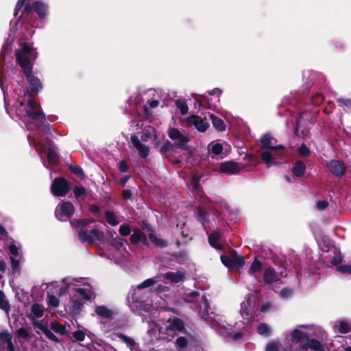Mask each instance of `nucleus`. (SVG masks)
Listing matches in <instances>:
<instances>
[{
	"instance_id": "1",
	"label": "nucleus",
	"mask_w": 351,
	"mask_h": 351,
	"mask_svg": "<svg viewBox=\"0 0 351 351\" xmlns=\"http://www.w3.org/2000/svg\"><path fill=\"white\" fill-rule=\"evenodd\" d=\"M34 13L37 14L40 20L46 19L49 14V5L40 1H35L31 3H27L25 5L21 16L20 19L24 23H28L32 26H34L36 23L37 19Z\"/></svg>"
},
{
	"instance_id": "2",
	"label": "nucleus",
	"mask_w": 351,
	"mask_h": 351,
	"mask_svg": "<svg viewBox=\"0 0 351 351\" xmlns=\"http://www.w3.org/2000/svg\"><path fill=\"white\" fill-rule=\"evenodd\" d=\"M94 219H74L71 221L73 227L79 229V239L82 243H93L95 241H103L104 239V232L98 229L94 228L88 231L85 228L91 223H94Z\"/></svg>"
},
{
	"instance_id": "3",
	"label": "nucleus",
	"mask_w": 351,
	"mask_h": 351,
	"mask_svg": "<svg viewBox=\"0 0 351 351\" xmlns=\"http://www.w3.org/2000/svg\"><path fill=\"white\" fill-rule=\"evenodd\" d=\"M16 60L17 64L22 69L32 67L31 59H36L37 52L34 51V49L27 43L21 44V49L16 51Z\"/></svg>"
},
{
	"instance_id": "4",
	"label": "nucleus",
	"mask_w": 351,
	"mask_h": 351,
	"mask_svg": "<svg viewBox=\"0 0 351 351\" xmlns=\"http://www.w3.org/2000/svg\"><path fill=\"white\" fill-rule=\"evenodd\" d=\"M23 72L29 84L26 88V93L28 97H36L43 88L42 82L38 77L32 74V67L25 68L23 69Z\"/></svg>"
},
{
	"instance_id": "5",
	"label": "nucleus",
	"mask_w": 351,
	"mask_h": 351,
	"mask_svg": "<svg viewBox=\"0 0 351 351\" xmlns=\"http://www.w3.org/2000/svg\"><path fill=\"white\" fill-rule=\"evenodd\" d=\"M168 136L174 142V146L176 149L184 151H189V147L188 143L190 138L188 136L182 134L180 131L175 128H171L168 131Z\"/></svg>"
},
{
	"instance_id": "6",
	"label": "nucleus",
	"mask_w": 351,
	"mask_h": 351,
	"mask_svg": "<svg viewBox=\"0 0 351 351\" xmlns=\"http://www.w3.org/2000/svg\"><path fill=\"white\" fill-rule=\"evenodd\" d=\"M71 183L63 177L56 178L51 186V193L56 197H64L70 191Z\"/></svg>"
},
{
	"instance_id": "7",
	"label": "nucleus",
	"mask_w": 351,
	"mask_h": 351,
	"mask_svg": "<svg viewBox=\"0 0 351 351\" xmlns=\"http://www.w3.org/2000/svg\"><path fill=\"white\" fill-rule=\"evenodd\" d=\"M74 212L73 204L71 202L66 201L58 205L55 210V216L59 221H65L71 218Z\"/></svg>"
},
{
	"instance_id": "8",
	"label": "nucleus",
	"mask_w": 351,
	"mask_h": 351,
	"mask_svg": "<svg viewBox=\"0 0 351 351\" xmlns=\"http://www.w3.org/2000/svg\"><path fill=\"white\" fill-rule=\"evenodd\" d=\"M167 322L169 325L167 327V334L169 335L171 332H173V338L180 333L189 335L186 328V323L180 317H174L169 319Z\"/></svg>"
},
{
	"instance_id": "9",
	"label": "nucleus",
	"mask_w": 351,
	"mask_h": 351,
	"mask_svg": "<svg viewBox=\"0 0 351 351\" xmlns=\"http://www.w3.org/2000/svg\"><path fill=\"white\" fill-rule=\"evenodd\" d=\"M326 167L329 171L337 178H341L347 170L346 164L340 160L332 159L327 162Z\"/></svg>"
},
{
	"instance_id": "10",
	"label": "nucleus",
	"mask_w": 351,
	"mask_h": 351,
	"mask_svg": "<svg viewBox=\"0 0 351 351\" xmlns=\"http://www.w3.org/2000/svg\"><path fill=\"white\" fill-rule=\"evenodd\" d=\"M186 123L189 125H193L200 132H204L208 129L209 124L199 115L193 114L186 118Z\"/></svg>"
},
{
	"instance_id": "11",
	"label": "nucleus",
	"mask_w": 351,
	"mask_h": 351,
	"mask_svg": "<svg viewBox=\"0 0 351 351\" xmlns=\"http://www.w3.org/2000/svg\"><path fill=\"white\" fill-rule=\"evenodd\" d=\"M132 234L130 235V241L133 245H137L141 243L146 247L149 246V240L147 238L146 234L141 230L139 228H136L132 230Z\"/></svg>"
},
{
	"instance_id": "12",
	"label": "nucleus",
	"mask_w": 351,
	"mask_h": 351,
	"mask_svg": "<svg viewBox=\"0 0 351 351\" xmlns=\"http://www.w3.org/2000/svg\"><path fill=\"white\" fill-rule=\"evenodd\" d=\"M130 139L133 146L138 150L140 157L142 158H146L149 154V147L147 145L141 143L138 136L136 135H132Z\"/></svg>"
},
{
	"instance_id": "13",
	"label": "nucleus",
	"mask_w": 351,
	"mask_h": 351,
	"mask_svg": "<svg viewBox=\"0 0 351 351\" xmlns=\"http://www.w3.org/2000/svg\"><path fill=\"white\" fill-rule=\"evenodd\" d=\"M219 170L228 174H236L240 171L239 163L232 160L221 163Z\"/></svg>"
},
{
	"instance_id": "14",
	"label": "nucleus",
	"mask_w": 351,
	"mask_h": 351,
	"mask_svg": "<svg viewBox=\"0 0 351 351\" xmlns=\"http://www.w3.org/2000/svg\"><path fill=\"white\" fill-rule=\"evenodd\" d=\"M308 348L315 351H324V349L319 341L316 339H309L308 337L306 343H301L299 346V349L301 350H307Z\"/></svg>"
},
{
	"instance_id": "15",
	"label": "nucleus",
	"mask_w": 351,
	"mask_h": 351,
	"mask_svg": "<svg viewBox=\"0 0 351 351\" xmlns=\"http://www.w3.org/2000/svg\"><path fill=\"white\" fill-rule=\"evenodd\" d=\"M221 233L219 230H215L208 235V243L211 247L218 250H223L224 247L222 244L219 243V241L221 238Z\"/></svg>"
},
{
	"instance_id": "16",
	"label": "nucleus",
	"mask_w": 351,
	"mask_h": 351,
	"mask_svg": "<svg viewBox=\"0 0 351 351\" xmlns=\"http://www.w3.org/2000/svg\"><path fill=\"white\" fill-rule=\"evenodd\" d=\"M263 280L266 285H270L278 282L280 278L274 268L268 267L264 271Z\"/></svg>"
},
{
	"instance_id": "17",
	"label": "nucleus",
	"mask_w": 351,
	"mask_h": 351,
	"mask_svg": "<svg viewBox=\"0 0 351 351\" xmlns=\"http://www.w3.org/2000/svg\"><path fill=\"white\" fill-rule=\"evenodd\" d=\"M196 220L202 223L204 228L206 230V223L209 222V213L202 207L198 206L195 213Z\"/></svg>"
},
{
	"instance_id": "18",
	"label": "nucleus",
	"mask_w": 351,
	"mask_h": 351,
	"mask_svg": "<svg viewBox=\"0 0 351 351\" xmlns=\"http://www.w3.org/2000/svg\"><path fill=\"white\" fill-rule=\"evenodd\" d=\"M25 114L32 121H46L45 114L40 110H25Z\"/></svg>"
},
{
	"instance_id": "19",
	"label": "nucleus",
	"mask_w": 351,
	"mask_h": 351,
	"mask_svg": "<svg viewBox=\"0 0 351 351\" xmlns=\"http://www.w3.org/2000/svg\"><path fill=\"white\" fill-rule=\"evenodd\" d=\"M95 313L104 319L112 320L114 319L113 311L107 308L106 306H97L95 308Z\"/></svg>"
},
{
	"instance_id": "20",
	"label": "nucleus",
	"mask_w": 351,
	"mask_h": 351,
	"mask_svg": "<svg viewBox=\"0 0 351 351\" xmlns=\"http://www.w3.org/2000/svg\"><path fill=\"white\" fill-rule=\"evenodd\" d=\"M260 141L262 149L271 150L274 146V142H276V140L272 137L271 134L266 133L261 136Z\"/></svg>"
},
{
	"instance_id": "21",
	"label": "nucleus",
	"mask_w": 351,
	"mask_h": 351,
	"mask_svg": "<svg viewBox=\"0 0 351 351\" xmlns=\"http://www.w3.org/2000/svg\"><path fill=\"white\" fill-rule=\"evenodd\" d=\"M165 278L170 280L171 282L178 283L180 282H183L186 278V276L184 273L180 271L176 272L168 271L165 274Z\"/></svg>"
},
{
	"instance_id": "22",
	"label": "nucleus",
	"mask_w": 351,
	"mask_h": 351,
	"mask_svg": "<svg viewBox=\"0 0 351 351\" xmlns=\"http://www.w3.org/2000/svg\"><path fill=\"white\" fill-rule=\"evenodd\" d=\"M306 170V166L305 163L302 160H297L292 167V173L297 178L302 177Z\"/></svg>"
},
{
	"instance_id": "23",
	"label": "nucleus",
	"mask_w": 351,
	"mask_h": 351,
	"mask_svg": "<svg viewBox=\"0 0 351 351\" xmlns=\"http://www.w3.org/2000/svg\"><path fill=\"white\" fill-rule=\"evenodd\" d=\"M230 255L232 256V269H239L242 268L245 265L244 258L239 255L236 250H232L230 252Z\"/></svg>"
},
{
	"instance_id": "24",
	"label": "nucleus",
	"mask_w": 351,
	"mask_h": 351,
	"mask_svg": "<svg viewBox=\"0 0 351 351\" xmlns=\"http://www.w3.org/2000/svg\"><path fill=\"white\" fill-rule=\"evenodd\" d=\"M83 304L80 300H71L68 304L69 313L73 315H78L82 311Z\"/></svg>"
},
{
	"instance_id": "25",
	"label": "nucleus",
	"mask_w": 351,
	"mask_h": 351,
	"mask_svg": "<svg viewBox=\"0 0 351 351\" xmlns=\"http://www.w3.org/2000/svg\"><path fill=\"white\" fill-rule=\"evenodd\" d=\"M210 119L212 121L213 127L219 132L226 130V125L221 118L215 116L214 114H210Z\"/></svg>"
},
{
	"instance_id": "26",
	"label": "nucleus",
	"mask_w": 351,
	"mask_h": 351,
	"mask_svg": "<svg viewBox=\"0 0 351 351\" xmlns=\"http://www.w3.org/2000/svg\"><path fill=\"white\" fill-rule=\"evenodd\" d=\"M293 342L302 343L305 339L307 340L308 335L302 330L294 329L291 333Z\"/></svg>"
},
{
	"instance_id": "27",
	"label": "nucleus",
	"mask_w": 351,
	"mask_h": 351,
	"mask_svg": "<svg viewBox=\"0 0 351 351\" xmlns=\"http://www.w3.org/2000/svg\"><path fill=\"white\" fill-rule=\"evenodd\" d=\"M149 239L150 241L155 245L163 248L168 246V243L165 239L158 238L154 232L151 231L149 234Z\"/></svg>"
},
{
	"instance_id": "28",
	"label": "nucleus",
	"mask_w": 351,
	"mask_h": 351,
	"mask_svg": "<svg viewBox=\"0 0 351 351\" xmlns=\"http://www.w3.org/2000/svg\"><path fill=\"white\" fill-rule=\"evenodd\" d=\"M269 149H266L261 153V159L267 164L268 167L274 166L276 164L274 160L271 152L269 151Z\"/></svg>"
},
{
	"instance_id": "29",
	"label": "nucleus",
	"mask_w": 351,
	"mask_h": 351,
	"mask_svg": "<svg viewBox=\"0 0 351 351\" xmlns=\"http://www.w3.org/2000/svg\"><path fill=\"white\" fill-rule=\"evenodd\" d=\"M262 266L263 265L261 261H259L257 258H255L248 270L249 274L252 275L260 271L262 269Z\"/></svg>"
},
{
	"instance_id": "30",
	"label": "nucleus",
	"mask_w": 351,
	"mask_h": 351,
	"mask_svg": "<svg viewBox=\"0 0 351 351\" xmlns=\"http://www.w3.org/2000/svg\"><path fill=\"white\" fill-rule=\"evenodd\" d=\"M171 256L179 264H182L187 260V253L185 251L174 252L171 254Z\"/></svg>"
},
{
	"instance_id": "31",
	"label": "nucleus",
	"mask_w": 351,
	"mask_h": 351,
	"mask_svg": "<svg viewBox=\"0 0 351 351\" xmlns=\"http://www.w3.org/2000/svg\"><path fill=\"white\" fill-rule=\"evenodd\" d=\"M68 169L72 173L75 174L80 179H84L85 178L83 169L80 166H75L70 164L68 165Z\"/></svg>"
},
{
	"instance_id": "32",
	"label": "nucleus",
	"mask_w": 351,
	"mask_h": 351,
	"mask_svg": "<svg viewBox=\"0 0 351 351\" xmlns=\"http://www.w3.org/2000/svg\"><path fill=\"white\" fill-rule=\"evenodd\" d=\"M124 243H128L127 240L118 236L112 238L110 242V245L116 250H120L123 246Z\"/></svg>"
},
{
	"instance_id": "33",
	"label": "nucleus",
	"mask_w": 351,
	"mask_h": 351,
	"mask_svg": "<svg viewBox=\"0 0 351 351\" xmlns=\"http://www.w3.org/2000/svg\"><path fill=\"white\" fill-rule=\"evenodd\" d=\"M51 328L56 333H60L62 335L66 333V326L58 322H51Z\"/></svg>"
},
{
	"instance_id": "34",
	"label": "nucleus",
	"mask_w": 351,
	"mask_h": 351,
	"mask_svg": "<svg viewBox=\"0 0 351 351\" xmlns=\"http://www.w3.org/2000/svg\"><path fill=\"white\" fill-rule=\"evenodd\" d=\"M195 101L199 105V108H207L208 106V98L206 95H193Z\"/></svg>"
},
{
	"instance_id": "35",
	"label": "nucleus",
	"mask_w": 351,
	"mask_h": 351,
	"mask_svg": "<svg viewBox=\"0 0 351 351\" xmlns=\"http://www.w3.org/2000/svg\"><path fill=\"white\" fill-rule=\"evenodd\" d=\"M176 146H174V143H171L169 140H166L162 145L160 147L159 152L162 154H166L169 151L174 152L176 149Z\"/></svg>"
},
{
	"instance_id": "36",
	"label": "nucleus",
	"mask_w": 351,
	"mask_h": 351,
	"mask_svg": "<svg viewBox=\"0 0 351 351\" xmlns=\"http://www.w3.org/2000/svg\"><path fill=\"white\" fill-rule=\"evenodd\" d=\"M105 217L106 221L112 226H115L119 223V221L117 219L116 215L112 211H106L105 213Z\"/></svg>"
},
{
	"instance_id": "37",
	"label": "nucleus",
	"mask_w": 351,
	"mask_h": 351,
	"mask_svg": "<svg viewBox=\"0 0 351 351\" xmlns=\"http://www.w3.org/2000/svg\"><path fill=\"white\" fill-rule=\"evenodd\" d=\"M16 335L19 339L28 340L31 338V334L27 329L21 327L16 330Z\"/></svg>"
},
{
	"instance_id": "38",
	"label": "nucleus",
	"mask_w": 351,
	"mask_h": 351,
	"mask_svg": "<svg viewBox=\"0 0 351 351\" xmlns=\"http://www.w3.org/2000/svg\"><path fill=\"white\" fill-rule=\"evenodd\" d=\"M338 331L342 334H346L351 331V326L346 321H340L338 323Z\"/></svg>"
},
{
	"instance_id": "39",
	"label": "nucleus",
	"mask_w": 351,
	"mask_h": 351,
	"mask_svg": "<svg viewBox=\"0 0 351 351\" xmlns=\"http://www.w3.org/2000/svg\"><path fill=\"white\" fill-rule=\"evenodd\" d=\"M298 154L301 157H308L311 155V150L305 143H302L297 150Z\"/></svg>"
},
{
	"instance_id": "40",
	"label": "nucleus",
	"mask_w": 351,
	"mask_h": 351,
	"mask_svg": "<svg viewBox=\"0 0 351 351\" xmlns=\"http://www.w3.org/2000/svg\"><path fill=\"white\" fill-rule=\"evenodd\" d=\"M115 335L118 337L119 339H121L123 341H124L127 345L131 347H134L135 346V341L133 339L128 337L125 334L118 332L115 333Z\"/></svg>"
},
{
	"instance_id": "41",
	"label": "nucleus",
	"mask_w": 351,
	"mask_h": 351,
	"mask_svg": "<svg viewBox=\"0 0 351 351\" xmlns=\"http://www.w3.org/2000/svg\"><path fill=\"white\" fill-rule=\"evenodd\" d=\"M31 311L34 315L38 318L41 317L43 315V311L38 303H34L31 308Z\"/></svg>"
},
{
	"instance_id": "42",
	"label": "nucleus",
	"mask_w": 351,
	"mask_h": 351,
	"mask_svg": "<svg viewBox=\"0 0 351 351\" xmlns=\"http://www.w3.org/2000/svg\"><path fill=\"white\" fill-rule=\"evenodd\" d=\"M0 308L4 311H8L10 308V304L8 302L5 300V295L0 289Z\"/></svg>"
},
{
	"instance_id": "43",
	"label": "nucleus",
	"mask_w": 351,
	"mask_h": 351,
	"mask_svg": "<svg viewBox=\"0 0 351 351\" xmlns=\"http://www.w3.org/2000/svg\"><path fill=\"white\" fill-rule=\"evenodd\" d=\"M12 339V335L8 330H3L0 332V346L6 343L8 341Z\"/></svg>"
},
{
	"instance_id": "44",
	"label": "nucleus",
	"mask_w": 351,
	"mask_h": 351,
	"mask_svg": "<svg viewBox=\"0 0 351 351\" xmlns=\"http://www.w3.org/2000/svg\"><path fill=\"white\" fill-rule=\"evenodd\" d=\"M75 292L77 293L79 298L77 300L84 299L85 300H90V295L87 293L86 290L83 288H76Z\"/></svg>"
},
{
	"instance_id": "45",
	"label": "nucleus",
	"mask_w": 351,
	"mask_h": 351,
	"mask_svg": "<svg viewBox=\"0 0 351 351\" xmlns=\"http://www.w3.org/2000/svg\"><path fill=\"white\" fill-rule=\"evenodd\" d=\"M175 344L178 348L182 350L186 348L188 340L185 337H179L177 338Z\"/></svg>"
},
{
	"instance_id": "46",
	"label": "nucleus",
	"mask_w": 351,
	"mask_h": 351,
	"mask_svg": "<svg viewBox=\"0 0 351 351\" xmlns=\"http://www.w3.org/2000/svg\"><path fill=\"white\" fill-rule=\"evenodd\" d=\"M35 97H29V99L27 102V105L28 108L27 110H37L40 109V104H37L36 101L34 99Z\"/></svg>"
},
{
	"instance_id": "47",
	"label": "nucleus",
	"mask_w": 351,
	"mask_h": 351,
	"mask_svg": "<svg viewBox=\"0 0 351 351\" xmlns=\"http://www.w3.org/2000/svg\"><path fill=\"white\" fill-rule=\"evenodd\" d=\"M176 106L180 110V113L184 115L188 112V106L184 101H182L179 99L176 101Z\"/></svg>"
},
{
	"instance_id": "48",
	"label": "nucleus",
	"mask_w": 351,
	"mask_h": 351,
	"mask_svg": "<svg viewBox=\"0 0 351 351\" xmlns=\"http://www.w3.org/2000/svg\"><path fill=\"white\" fill-rule=\"evenodd\" d=\"M119 232V234L123 237L128 236L131 232L130 226L127 223H123L120 226Z\"/></svg>"
},
{
	"instance_id": "49",
	"label": "nucleus",
	"mask_w": 351,
	"mask_h": 351,
	"mask_svg": "<svg viewBox=\"0 0 351 351\" xmlns=\"http://www.w3.org/2000/svg\"><path fill=\"white\" fill-rule=\"evenodd\" d=\"M221 263L227 267L228 269H232V256H229L226 254H223L220 257Z\"/></svg>"
},
{
	"instance_id": "50",
	"label": "nucleus",
	"mask_w": 351,
	"mask_h": 351,
	"mask_svg": "<svg viewBox=\"0 0 351 351\" xmlns=\"http://www.w3.org/2000/svg\"><path fill=\"white\" fill-rule=\"evenodd\" d=\"M257 332L261 335H268L269 333V330L267 325L266 324H260L257 326Z\"/></svg>"
},
{
	"instance_id": "51",
	"label": "nucleus",
	"mask_w": 351,
	"mask_h": 351,
	"mask_svg": "<svg viewBox=\"0 0 351 351\" xmlns=\"http://www.w3.org/2000/svg\"><path fill=\"white\" fill-rule=\"evenodd\" d=\"M156 283V280L153 278H148L137 286L138 289L149 287Z\"/></svg>"
},
{
	"instance_id": "52",
	"label": "nucleus",
	"mask_w": 351,
	"mask_h": 351,
	"mask_svg": "<svg viewBox=\"0 0 351 351\" xmlns=\"http://www.w3.org/2000/svg\"><path fill=\"white\" fill-rule=\"evenodd\" d=\"M74 196L76 199L80 198L81 196L86 193V190L82 186H76L73 189Z\"/></svg>"
},
{
	"instance_id": "53",
	"label": "nucleus",
	"mask_w": 351,
	"mask_h": 351,
	"mask_svg": "<svg viewBox=\"0 0 351 351\" xmlns=\"http://www.w3.org/2000/svg\"><path fill=\"white\" fill-rule=\"evenodd\" d=\"M73 337L76 341H83L85 339V333L81 330H77L73 332Z\"/></svg>"
},
{
	"instance_id": "54",
	"label": "nucleus",
	"mask_w": 351,
	"mask_h": 351,
	"mask_svg": "<svg viewBox=\"0 0 351 351\" xmlns=\"http://www.w3.org/2000/svg\"><path fill=\"white\" fill-rule=\"evenodd\" d=\"M47 302L50 306L56 308L59 306L60 301L59 300L53 295H50L47 298Z\"/></svg>"
},
{
	"instance_id": "55",
	"label": "nucleus",
	"mask_w": 351,
	"mask_h": 351,
	"mask_svg": "<svg viewBox=\"0 0 351 351\" xmlns=\"http://www.w3.org/2000/svg\"><path fill=\"white\" fill-rule=\"evenodd\" d=\"M324 100V97L321 93H317L313 96L312 97V103L315 106H319Z\"/></svg>"
},
{
	"instance_id": "56",
	"label": "nucleus",
	"mask_w": 351,
	"mask_h": 351,
	"mask_svg": "<svg viewBox=\"0 0 351 351\" xmlns=\"http://www.w3.org/2000/svg\"><path fill=\"white\" fill-rule=\"evenodd\" d=\"M337 270L341 274H351V265H339L337 267Z\"/></svg>"
},
{
	"instance_id": "57",
	"label": "nucleus",
	"mask_w": 351,
	"mask_h": 351,
	"mask_svg": "<svg viewBox=\"0 0 351 351\" xmlns=\"http://www.w3.org/2000/svg\"><path fill=\"white\" fill-rule=\"evenodd\" d=\"M10 261H11V267L13 271H19L21 269V265L19 261L14 258V257H10Z\"/></svg>"
},
{
	"instance_id": "58",
	"label": "nucleus",
	"mask_w": 351,
	"mask_h": 351,
	"mask_svg": "<svg viewBox=\"0 0 351 351\" xmlns=\"http://www.w3.org/2000/svg\"><path fill=\"white\" fill-rule=\"evenodd\" d=\"M44 334L51 341L54 342H59L58 338L48 328L45 331H44Z\"/></svg>"
},
{
	"instance_id": "59",
	"label": "nucleus",
	"mask_w": 351,
	"mask_h": 351,
	"mask_svg": "<svg viewBox=\"0 0 351 351\" xmlns=\"http://www.w3.org/2000/svg\"><path fill=\"white\" fill-rule=\"evenodd\" d=\"M212 152L215 155H219L223 151V146L220 143H215L211 148Z\"/></svg>"
},
{
	"instance_id": "60",
	"label": "nucleus",
	"mask_w": 351,
	"mask_h": 351,
	"mask_svg": "<svg viewBox=\"0 0 351 351\" xmlns=\"http://www.w3.org/2000/svg\"><path fill=\"white\" fill-rule=\"evenodd\" d=\"M329 204L326 200H319L317 202V208L321 211L326 210Z\"/></svg>"
},
{
	"instance_id": "61",
	"label": "nucleus",
	"mask_w": 351,
	"mask_h": 351,
	"mask_svg": "<svg viewBox=\"0 0 351 351\" xmlns=\"http://www.w3.org/2000/svg\"><path fill=\"white\" fill-rule=\"evenodd\" d=\"M337 101L349 108L351 110V99L338 98Z\"/></svg>"
},
{
	"instance_id": "62",
	"label": "nucleus",
	"mask_w": 351,
	"mask_h": 351,
	"mask_svg": "<svg viewBox=\"0 0 351 351\" xmlns=\"http://www.w3.org/2000/svg\"><path fill=\"white\" fill-rule=\"evenodd\" d=\"M343 261V256L341 254L335 256L330 261L332 265L337 266Z\"/></svg>"
},
{
	"instance_id": "63",
	"label": "nucleus",
	"mask_w": 351,
	"mask_h": 351,
	"mask_svg": "<svg viewBox=\"0 0 351 351\" xmlns=\"http://www.w3.org/2000/svg\"><path fill=\"white\" fill-rule=\"evenodd\" d=\"M128 169H129V165H128V162L125 160H122L119 164V171L124 173V172L128 171Z\"/></svg>"
},
{
	"instance_id": "64",
	"label": "nucleus",
	"mask_w": 351,
	"mask_h": 351,
	"mask_svg": "<svg viewBox=\"0 0 351 351\" xmlns=\"http://www.w3.org/2000/svg\"><path fill=\"white\" fill-rule=\"evenodd\" d=\"M133 193L130 189H124L122 191V197L127 201L132 198Z\"/></svg>"
}]
</instances>
